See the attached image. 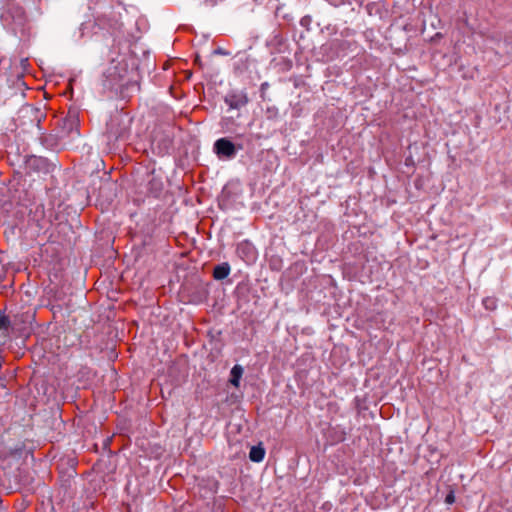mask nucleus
I'll return each mask as SVG.
<instances>
[{
	"label": "nucleus",
	"instance_id": "7ed1b4c3",
	"mask_svg": "<svg viewBox=\"0 0 512 512\" xmlns=\"http://www.w3.org/2000/svg\"><path fill=\"white\" fill-rule=\"evenodd\" d=\"M230 273V266L228 263L217 265L213 269V277L216 280L225 279Z\"/></svg>",
	"mask_w": 512,
	"mask_h": 512
},
{
	"label": "nucleus",
	"instance_id": "f257e3e1",
	"mask_svg": "<svg viewBox=\"0 0 512 512\" xmlns=\"http://www.w3.org/2000/svg\"><path fill=\"white\" fill-rule=\"evenodd\" d=\"M214 152L219 157L231 159L236 154V146L227 138H220L214 143Z\"/></svg>",
	"mask_w": 512,
	"mask_h": 512
},
{
	"label": "nucleus",
	"instance_id": "0eeeda50",
	"mask_svg": "<svg viewBox=\"0 0 512 512\" xmlns=\"http://www.w3.org/2000/svg\"><path fill=\"white\" fill-rule=\"evenodd\" d=\"M10 326V320L5 315H0V330H8Z\"/></svg>",
	"mask_w": 512,
	"mask_h": 512
},
{
	"label": "nucleus",
	"instance_id": "20e7f679",
	"mask_svg": "<svg viewBox=\"0 0 512 512\" xmlns=\"http://www.w3.org/2000/svg\"><path fill=\"white\" fill-rule=\"evenodd\" d=\"M226 103L229 105L232 109H238L242 106H245L248 103V98L246 95H240V96H232L230 99L226 100Z\"/></svg>",
	"mask_w": 512,
	"mask_h": 512
},
{
	"label": "nucleus",
	"instance_id": "f03ea898",
	"mask_svg": "<svg viewBox=\"0 0 512 512\" xmlns=\"http://www.w3.org/2000/svg\"><path fill=\"white\" fill-rule=\"evenodd\" d=\"M237 254L245 260H252L255 257L254 247L247 241L241 242L237 246Z\"/></svg>",
	"mask_w": 512,
	"mask_h": 512
},
{
	"label": "nucleus",
	"instance_id": "39448f33",
	"mask_svg": "<svg viewBox=\"0 0 512 512\" xmlns=\"http://www.w3.org/2000/svg\"><path fill=\"white\" fill-rule=\"evenodd\" d=\"M265 457V449L261 446H253L249 452V458L253 462H261Z\"/></svg>",
	"mask_w": 512,
	"mask_h": 512
},
{
	"label": "nucleus",
	"instance_id": "423d86ee",
	"mask_svg": "<svg viewBox=\"0 0 512 512\" xmlns=\"http://www.w3.org/2000/svg\"><path fill=\"white\" fill-rule=\"evenodd\" d=\"M242 374H243V368L240 365H235L231 369L230 383L235 387H239V380H240Z\"/></svg>",
	"mask_w": 512,
	"mask_h": 512
},
{
	"label": "nucleus",
	"instance_id": "6e6552de",
	"mask_svg": "<svg viewBox=\"0 0 512 512\" xmlns=\"http://www.w3.org/2000/svg\"><path fill=\"white\" fill-rule=\"evenodd\" d=\"M445 502L447 504H453L455 502V496L453 492H450L446 495Z\"/></svg>",
	"mask_w": 512,
	"mask_h": 512
},
{
	"label": "nucleus",
	"instance_id": "1a4fd4ad",
	"mask_svg": "<svg viewBox=\"0 0 512 512\" xmlns=\"http://www.w3.org/2000/svg\"><path fill=\"white\" fill-rule=\"evenodd\" d=\"M266 85H267L266 83H263V84L261 85V87H262V88H266Z\"/></svg>",
	"mask_w": 512,
	"mask_h": 512
}]
</instances>
